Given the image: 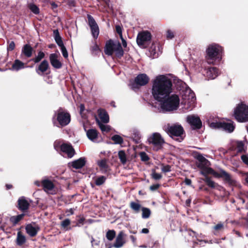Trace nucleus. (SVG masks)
Here are the masks:
<instances>
[{
	"instance_id": "nucleus-45",
	"label": "nucleus",
	"mask_w": 248,
	"mask_h": 248,
	"mask_svg": "<svg viewBox=\"0 0 248 248\" xmlns=\"http://www.w3.org/2000/svg\"><path fill=\"white\" fill-rule=\"evenodd\" d=\"M70 220L69 219L67 218L62 222L61 225L62 228H66L70 224Z\"/></svg>"
},
{
	"instance_id": "nucleus-10",
	"label": "nucleus",
	"mask_w": 248,
	"mask_h": 248,
	"mask_svg": "<svg viewBox=\"0 0 248 248\" xmlns=\"http://www.w3.org/2000/svg\"><path fill=\"white\" fill-rule=\"evenodd\" d=\"M151 34L148 31H142L138 33L137 43L139 46L145 48L147 47L151 40Z\"/></svg>"
},
{
	"instance_id": "nucleus-53",
	"label": "nucleus",
	"mask_w": 248,
	"mask_h": 248,
	"mask_svg": "<svg viewBox=\"0 0 248 248\" xmlns=\"http://www.w3.org/2000/svg\"><path fill=\"white\" fill-rule=\"evenodd\" d=\"M100 128L102 131L108 132L110 130V129L108 127V126H107V125H104L102 124L100 125Z\"/></svg>"
},
{
	"instance_id": "nucleus-11",
	"label": "nucleus",
	"mask_w": 248,
	"mask_h": 248,
	"mask_svg": "<svg viewBox=\"0 0 248 248\" xmlns=\"http://www.w3.org/2000/svg\"><path fill=\"white\" fill-rule=\"evenodd\" d=\"M149 81V77L145 74H141L138 75L135 78L134 82L130 84V87L135 90L138 88L139 86H144L147 84Z\"/></svg>"
},
{
	"instance_id": "nucleus-3",
	"label": "nucleus",
	"mask_w": 248,
	"mask_h": 248,
	"mask_svg": "<svg viewBox=\"0 0 248 248\" xmlns=\"http://www.w3.org/2000/svg\"><path fill=\"white\" fill-rule=\"evenodd\" d=\"M152 96L155 100L160 102L163 111H172L179 108L180 99L176 94H152Z\"/></svg>"
},
{
	"instance_id": "nucleus-47",
	"label": "nucleus",
	"mask_w": 248,
	"mask_h": 248,
	"mask_svg": "<svg viewBox=\"0 0 248 248\" xmlns=\"http://www.w3.org/2000/svg\"><path fill=\"white\" fill-rule=\"evenodd\" d=\"M92 51L93 53L95 54H97L100 51L99 46L97 44H94V45L92 48Z\"/></svg>"
},
{
	"instance_id": "nucleus-28",
	"label": "nucleus",
	"mask_w": 248,
	"mask_h": 248,
	"mask_svg": "<svg viewBox=\"0 0 248 248\" xmlns=\"http://www.w3.org/2000/svg\"><path fill=\"white\" fill-rule=\"evenodd\" d=\"M25 216V214L22 213L17 216H12L10 218V221L12 223L13 226H15L24 218Z\"/></svg>"
},
{
	"instance_id": "nucleus-41",
	"label": "nucleus",
	"mask_w": 248,
	"mask_h": 248,
	"mask_svg": "<svg viewBox=\"0 0 248 248\" xmlns=\"http://www.w3.org/2000/svg\"><path fill=\"white\" fill-rule=\"evenodd\" d=\"M116 235V232L114 230H108L106 233L107 238L109 240L112 241Z\"/></svg>"
},
{
	"instance_id": "nucleus-39",
	"label": "nucleus",
	"mask_w": 248,
	"mask_h": 248,
	"mask_svg": "<svg viewBox=\"0 0 248 248\" xmlns=\"http://www.w3.org/2000/svg\"><path fill=\"white\" fill-rule=\"evenodd\" d=\"M106 179L104 176H100L96 179L95 184L96 186H100L105 183Z\"/></svg>"
},
{
	"instance_id": "nucleus-13",
	"label": "nucleus",
	"mask_w": 248,
	"mask_h": 248,
	"mask_svg": "<svg viewBox=\"0 0 248 248\" xmlns=\"http://www.w3.org/2000/svg\"><path fill=\"white\" fill-rule=\"evenodd\" d=\"M186 121L193 130L200 129L202 126V122L199 116L194 115H188L186 117Z\"/></svg>"
},
{
	"instance_id": "nucleus-54",
	"label": "nucleus",
	"mask_w": 248,
	"mask_h": 248,
	"mask_svg": "<svg viewBox=\"0 0 248 248\" xmlns=\"http://www.w3.org/2000/svg\"><path fill=\"white\" fill-rule=\"evenodd\" d=\"M223 228V225L222 223H218L214 226V229L216 231H220Z\"/></svg>"
},
{
	"instance_id": "nucleus-64",
	"label": "nucleus",
	"mask_w": 248,
	"mask_h": 248,
	"mask_svg": "<svg viewBox=\"0 0 248 248\" xmlns=\"http://www.w3.org/2000/svg\"><path fill=\"white\" fill-rule=\"evenodd\" d=\"M5 186L7 190L11 189L13 187V185L11 184H6Z\"/></svg>"
},
{
	"instance_id": "nucleus-58",
	"label": "nucleus",
	"mask_w": 248,
	"mask_h": 248,
	"mask_svg": "<svg viewBox=\"0 0 248 248\" xmlns=\"http://www.w3.org/2000/svg\"><path fill=\"white\" fill-rule=\"evenodd\" d=\"M184 182L186 185L187 186H191L192 183L191 180L187 178H185Z\"/></svg>"
},
{
	"instance_id": "nucleus-1",
	"label": "nucleus",
	"mask_w": 248,
	"mask_h": 248,
	"mask_svg": "<svg viewBox=\"0 0 248 248\" xmlns=\"http://www.w3.org/2000/svg\"><path fill=\"white\" fill-rule=\"evenodd\" d=\"M152 93H172L175 91L191 93V89L183 81L175 77L173 80L165 75H159L152 81Z\"/></svg>"
},
{
	"instance_id": "nucleus-55",
	"label": "nucleus",
	"mask_w": 248,
	"mask_h": 248,
	"mask_svg": "<svg viewBox=\"0 0 248 248\" xmlns=\"http://www.w3.org/2000/svg\"><path fill=\"white\" fill-rule=\"evenodd\" d=\"M150 51L151 52L153 58H155L157 57L155 49V47L154 46H152L151 47Z\"/></svg>"
},
{
	"instance_id": "nucleus-37",
	"label": "nucleus",
	"mask_w": 248,
	"mask_h": 248,
	"mask_svg": "<svg viewBox=\"0 0 248 248\" xmlns=\"http://www.w3.org/2000/svg\"><path fill=\"white\" fill-rule=\"evenodd\" d=\"M45 53L43 51H40L38 52L37 55L32 59V61L35 63H38L45 57Z\"/></svg>"
},
{
	"instance_id": "nucleus-56",
	"label": "nucleus",
	"mask_w": 248,
	"mask_h": 248,
	"mask_svg": "<svg viewBox=\"0 0 248 248\" xmlns=\"http://www.w3.org/2000/svg\"><path fill=\"white\" fill-rule=\"evenodd\" d=\"M116 30L117 32L119 34L120 37H122L123 36V35H122V30L121 27L119 25L116 26Z\"/></svg>"
},
{
	"instance_id": "nucleus-2",
	"label": "nucleus",
	"mask_w": 248,
	"mask_h": 248,
	"mask_svg": "<svg viewBox=\"0 0 248 248\" xmlns=\"http://www.w3.org/2000/svg\"><path fill=\"white\" fill-rule=\"evenodd\" d=\"M196 159H197L196 165L201 170V174L203 176L212 174L216 178L223 179L224 181L228 183L230 186H236L237 185V182L233 179L230 174L224 170L221 169L219 172H217L209 167L211 165L210 161L202 155H198Z\"/></svg>"
},
{
	"instance_id": "nucleus-40",
	"label": "nucleus",
	"mask_w": 248,
	"mask_h": 248,
	"mask_svg": "<svg viewBox=\"0 0 248 248\" xmlns=\"http://www.w3.org/2000/svg\"><path fill=\"white\" fill-rule=\"evenodd\" d=\"M151 178L155 180H160L162 178V175L160 173L156 172L155 170L153 169L151 174Z\"/></svg>"
},
{
	"instance_id": "nucleus-44",
	"label": "nucleus",
	"mask_w": 248,
	"mask_h": 248,
	"mask_svg": "<svg viewBox=\"0 0 248 248\" xmlns=\"http://www.w3.org/2000/svg\"><path fill=\"white\" fill-rule=\"evenodd\" d=\"M140 156L141 161H147L150 159L147 154L144 152H140Z\"/></svg>"
},
{
	"instance_id": "nucleus-46",
	"label": "nucleus",
	"mask_w": 248,
	"mask_h": 248,
	"mask_svg": "<svg viewBox=\"0 0 248 248\" xmlns=\"http://www.w3.org/2000/svg\"><path fill=\"white\" fill-rule=\"evenodd\" d=\"M61 146L62 144L60 141H56L54 143V149L58 152H61Z\"/></svg>"
},
{
	"instance_id": "nucleus-4",
	"label": "nucleus",
	"mask_w": 248,
	"mask_h": 248,
	"mask_svg": "<svg viewBox=\"0 0 248 248\" xmlns=\"http://www.w3.org/2000/svg\"><path fill=\"white\" fill-rule=\"evenodd\" d=\"M222 48L217 44L209 45L206 50V59L209 63L214 64L222 58Z\"/></svg>"
},
{
	"instance_id": "nucleus-33",
	"label": "nucleus",
	"mask_w": 248,
	"mask_h": 248,
	"mask_svg": "<svg viewBox=\"0 0 248 248\" xmlns=\"http://www.w3.org/2000/svg\"><path fill=\"white\" fill-rule=\"evenodd\" d=\"M118 156L122 164L123 165L125 164L127 161V158L125 152L123 150L120 151L118 153Z\"/></svg>"
},
{
	"instance_id": "nucleus-6",
	"label": "nucleus",
	"mask_w": 248,
	"mask_h": 248,
	"mask_svg": "<svg viewBox=\"0 0 248 248\" xmlns=\"http://www.w3.org/2000/svg\"><path fill=\"white\" fill-rule=\"evenodd\" d=\"M105 53L110 56L114 54L118 58L122 57L124 55V51L121 44L118 41L109 40L106 44Z\"/></svg>"
},
{
	"instance_id": "nucleus-59",
	"label": "nucleus",
	"mask_w": 248,
	"mask_h": 248,
	"mask_svg": "<svg viewBox=\"0 0 248 248\" xmlns=\"http://www.w3.org/2000/svg\"><path fill=\"white\" fill-rule=\"evenodd\" d=\"M66 213H67V216H69L70 215H73L74 214V210L72 208H70L69 210H67L65 211Z\"/></svg>"
},
{
	"instance_id": "nucleus-22",
	"label": "nucleus",
	"mask_w": 248,
	"mask_h": 248,
	"mask_svg": "<svg viewBox=\"0 0 248 248\" xmlns=\"http://www.w3.org/2000/svg\"><path fill=\"white\" fill-rule=\"evenodd\" d=\"M49 67V64L46 60L43 61L39 65L37 69H36V72L39 75H42L46 72Z\"/></svg>"
},
{
	"instance_id": "nucleus-17",
	"label": "nucleus",
	"mask_w": 248,
	"mask_h": 248,
	"mask_svg": "<svg viewBox=\"0 0 248 248\" xmlns=\"http://www.w3.org/2000/svg\"><path fill=\"white\" fill-rule=\"evenodd\" d=\"M49 60L52 66L56 69H60L62 66V63L59 59V56L56 53L51 54L49 56Z\"/></svg>"
},
{
	"instance_id": "nucleus-51",
	"label": "nucleus",
	"mask_w": 248,
	"mask_h": 248,
	"mask_svg": "<svg viewBox=\"0 0 248 248\" xmlns=\"http://www.w3.org/2000/svg\"><path fill=\"white\" fill-rule=\"evenodd\" d=\"M15 47V44L14 42L11 41L9 43V45L7 47V50L8 51H12L14 49Z\"/></svg>"
},
{
	"instance_id": "nucleus-18",
	"label": "nucleus",
	"mask_w": 248,
	"mask_h": 248,
	"mask_svg": "<svg viewBox=\"0 0 248 248\" xmlns=\"http://www.w3.org/2000/svg\"><path fill=\"white\" fill-rule=\"evenodd\" d=\"M17 202L18 205L17 207L19 210L25 212L29 209L30 203L24 197H22L20 198L18 200Z\"/></svg>"
},
{
	"instance_id": "nucleus-9",
	"label": "nucleus",
	"mask_w": 248,
	"mask_h": 248,
	"mask_svg": "<svg viewBox=\"0 0 248 248\" xmlns=\"http://www.w3.org/2000/svg\"><path fill=\"white\" fill-rule=\"evenodd\" d=\"M56 120L61 127H64L68 125L71 121V115L68 112L63 111L60 108L56 114Z\"/></svg>"
},
{
	"instance_id": "nucleus-60",
	"label": "nucleus",
	"mask_w": 248,
	"mask_h": 248,
	"mask_svg": "<svg viewBox=\"0 0 248 248\" xmlns=\"http://www.w3.org/2000/svg\"><path fill=\"white\" fill-rule=\"evenodd\" d=\"M91 243L93 246H98L99 245V241H95L93 238H92Z\"/></svg>"
},
{
	"instance_id": "nucleus-35",
	"label": "nucleus",
	"mask_w": 248,
	"mask_h": 248,
	"mask_svg": "<svg viewBox=\"0 0 248 248\" xmlns=\"http://www.w3.org/2000/svg\"><path fill=\"white\" fill-rule=\"evenodd\" d=\"M53 34L54 35V38L55 41L58 45H62V38L61 36H60L59 32L57 30H54L53 31Z\"/></svg>"
},
{
	"instance_id": "nucleus-25",
	"label": "nucleus",
	"mask_w": 248,
	"mask_h": 248,
	"mask_svg": "<svg viewBox=\"0 0 248 248\" xmlns=\"http://www.w3.org/2000/svg\"><path fill=\"white\" fill-rule=\"evenodd\" d=\"M32 51L33 48L28 44L24 45L22 49V54L27 58H30L32 56Z\"/></svg>"
},
{
	"instance_id": "nucleus-61",
	"label": "nucleus",
	"mask_w": 248,
	"mask_h": 248,
	"mask_svg": "<svg viewBox=\"0 0 248 248\" xmlns=\"http://www.w3.org/2000/svg\"><path fill=\"white\" fill-rule=\"evenodd\" d=\"M80 113L81 114L85 110V107L84 104H81L79 106Z\"/></svg>"
},
{
	"instance_id": "nucleus-42",
	"label": "nucleus",
	"mask_w": 248,
	"mask_h": 248,
	"mask_svg": "<svg viewBox=\"0 0 248 248\" xmlns=\"http://www.w3.org/2000/svg\"><path fill=\"white\" fill-rule=\"evenodd\" d=\"M30 10L34 14L37 15L39 14L40 10L39 8L34 4H30L29 5Z\"/></svg>"
},
{
	"instance_id": "nucleus-27",
	"label": "nucleus",
	"mask_w": 248,
	"mask_h": 248,
	"mask_svg": "<svg viewBox=\"0 0 248 248\" xmlns=\"http://www.w3.org/2000/svg\"><path fill=\"white\" fill-rule=\"evenodd\" d=\"M98 165L99 166L103 172L106 173L109 171V166L107 164V161L106 159H103L99 161L98 162Z\"/></svg>"
},
{
	"instance_id": "nucleus-43",
	"label": "nucleus",
	"mask_w": 248,
	"mask_h": 248,
	"mask_svg": "<svg viewBox=\"0 0 248 248\" xmlns=\"http://www.w3.org/2000/svg\"><path fill=\"white\" fill-rule=\"evenodd\" d=\"M58 46L61 47V49L63 56L65 58H67L68 56V52H67V51L65 47L63 45V43H62V45H58Z\"/></svg>"
},
{
	"instance_id": "nucleus-63",
	"label": "nucleus",
	"mask_w": 248,
	"mask_h": 248,
	"mask_svg": "<svg viewBox=\"0 0 248 248\" xmlns=\"http://www.w3.org/2000/svg\"><path fill=\"white\" fill-rule=\"evenodd\" d=\"M149 231L147 228L142 229L141 230V232L143 233H149Z\"/></svg>"
},
{
	"instance_id": "nucleus-36",
	"label": "nucleus",
	"mask_w": 248,
	"mask_h": 248,
	"mask_svg": "<svg viewBox=\"0 0 248 248\" xmlns=\"http://www.w3.org/2000/svg\"><path fill=\"white\" fill-rule=\"evenodd\" d=\"M142 217L143 218H148L150 217L151 212L150 210L146 207H142Z\"/></svg>"
},
{
	"instance_id": "nucleus-50",
	"label": "nucleus",
	"mask_w": 248,
	"mask_h": 248,
	"mask_svg": "<svg viewBox=\"0 0 248 248\" xmlns=\"http://www.w3.org/2000/svg\"><path fill=\"white\" fill-rule=\"evenodd\" d=\"M160 186V185L159 184H154L153 185H151L149 189L152 191H155L156 190H157L159 187Z\"/></svg>"
},
{
	"instance_id": "nucleus-62",
	"label": "nucleus",
	"mask_w": 248,
	"mask_h": 248,
	"mask_svg": "<svg viewBox=\"0 0 248 248\" xmlns=\"http://www.w3.org/2000/svg\"><path fill=\"white\" fill-rule=\"evenodd\" d=\"M120 38L122 40V45H123V46L125 47L127 46V43H126V41L123 38V36Z\"/></svg>"
},
{
	"instance_id": "nucleus-32",
	"label": "nucleus",
	"mask_w": 248,
	"mask_h": 248,
	"mask_svg": "<svg viewBox=\"0 0 248 248\" xmlns=\"http://www.w3.org/2000/svg\"><path fill=\"white\" fill-rule=\"evenodd\" d=\"M130 207L136 213H139L141 209V206L139 203L132 202L130 203Z\"/></svg>"
},
{
	"instance_id": "nucleus-48",
	"label": "nucleus",
	"mask_w": 248,
	"mask_h": 248,
	"mask_svg": "<svg viewBox=\"0 0 248 248\" xmlns=\"http://www.w3.org/2000/svg\"><path fill=\"white\" fill-rule=\"evenodd\" d=\"M161 170L164 172H168L171 171V166L169 165H163Z\"/></svg>"
},
{
	"instance_id": "nucleus-30",
	"label": "nucleus",
	"mask_w": 248,
	"mask_h": 248,
	"mask_svg": "<svg viewBox=\"0 0 248 248\" xmlns=\"http://www.w3.org/2000/svg\"><path fill=\"white\" fill-rule=\"evenodd\" d=\"M26 240L25 236L22 234L21 232H18L16 240V244L18 246H21L26 242Z\"/></svg>"
},
{
	"instance_id": "nucleus-21",
	"label": "nucleus",
	"mask_w": 248,
	"mask_h": 248,
	"mask_svg": "<svg viewBox=\"0 0 248 248\" xmlns=\"http://www.w3.org/2000/svg\"><path fill=\"white\" fill-rule=\"evenodd\" d=\"M124 234L121 231L118 234L115 242L114 243L113 246L116 248H120L122 247L125 243V241L124 239Z\"/></svg>"
},
{
	"instance_id": "nucleus-16",
	"label": "nucleus",
	"mask_w": 248,
	"mask_h": 248,
	"mask_svg": "<svg viewBox=\"0 0 248 248\" xmlns=\"http://www.w3.org/2000/svg\"><path fill=\"white\" fill-rule=\"evenodd\" d=\"M203 75L209 79H213L218 75L217 69L213 67H210L204 70Z\"/></svg>"
},
{
	"instance_id": "nucleus-38",
	"label": "nucleus",
	"mask_w": 248,
	"mask_h": 248,
	"mask_svg": "<svg viewBox=\"0 0 248 248\" xmlns=\"http://www.w3.org/2000/svg\"><path fill=\"white\" fill-rule=\"evenodd\" d=\"M205 179H204V181L205 182L206 185L211 188H215V183L211 180L210 177H208L207 175L204 176Z\"/></svg>"
},
{
	"instance_id": "nucleus-49",
	"label": "nucleus",
	"mask_w": 248,
	"mask_h": 248,
	"mask_svg": "<svg viewBox=\"0 0 248 248\" xmlns=\"http://www.w3.org/2000/svg\"><path fill=\"white\" fill-rule=\"evenodd\" d=\"M241 159L243 162L248 166V155H243L241 156Z\"/></svg>"
},
{
	"instance_id": "nucleus-26",
	"label": "nucleus",
	"mask_w": 248,
	"mask_h": 248,
	"mask_svg": "<svg viewBox=\"0 0 248 248\" xmlns=\"http://www.w3.org/2000/svg\"><path fill=\"white\" fill-rule=\"evenodd\" d=\"M236 154L245 153L247 151V147H245V145L242 141H237L236 142Z\"/></svg>"
},
{
	"instance_id": "nucleus-12",
	"label": "nucleus",
	"mask_w": 248,
	"mask_h": 248,
	"mask_svg": "<svg viewBox=\"0 0 248 248\" xmlns=\"http://www.w3.org/2000/svg\"><path fill=\"white\" fill-rule=\"evenodd\" d=\"M211 126L216 129H221L229 133L233 131L235 126L232 123H226L225 122H213L211 124Z\"/></svg>"
},
{
	"instance_id": "nucleus-14",
	"label": "nucleus",
	"mask_w": 248,
	"mask_h": 248,
	"mask_svg": "<svg viewBox=\"0 0 248 248\" xmlns=\"http://www.w3.org/2000/svg\"><path fill=\"white\" fill-rule=\"evenodd\" d=\"M87 18L89 25L91 28L92 35L93 38L96 39L99 33V27L93 16L90 15H88Z\"/></svg>"
},
{
	"instance_id": "nucleus-20",
	"label": "nucleus",
	"mask_w": 248,
	"mask_h": 248,
	"mask_svg": "<svg viewBox=\"0 0 248 248\" xmlns=\"http://www.w3.org/2000/svg\"><path fill=\"white\" fill-rule=\"evenodd\" d=\"M86 162L85 157H80L77 160H75L71 162V166L76 169H79L83 167Z\"/></svg>"
},
{
	"instance_id": "nucleus-23",
	"label": "nucleus",
	"mask_w": 248,
	"mask_h": 248,
	"mask_svg": "<svg viewBox=\"0 0 248 248\" xmlns=\"http://www.w3.org/2000/svg\"><path fill=\"white\" fill-rule=\"evenodd\" d=\"M98 116L104 123H108L109 122V116L105 109L99 108L98 109Z\"/></svg>"
},
{
	"instance_id": "nucleus-57",
	"label": "nucleus",
	"mask_w": 248,
	"mask_h": 248,
	"mask_svg": "<svg viewBox=\"0 0 248 248\" xmlns=\"http://www.w3.org/2000/svg\"><path fill=\"white\" fill-rule=\"evenodd\" d=\"M85 220V218L83 217L79 218L78 219L77 225L78 226H79V225H83L84 223Z\"/></svg>"
},
{
	"instance_id": "nucleus-34",
	"label": "nucleus",
	"mask_w": 248,
	"mask_h": 248,
	"mask_svg": "<svg viewBox=\"0 0 248 248\" xmlns=\"http://www.w3.org/2000/svg\"><path fill=\"white\" fill-rule=\"evenodd\" d=\"M111 139L114 141V143L116 144H121L124 142L123 139L118 135H113L111 138Z\"/></svg>"
},
{
	"instance_id": "nucleus-29",
	"label": "nucleus",
	"mask_w": 248,
	"mask_h": 248,
	"mask_svg": "<svg viewBox=\"0 0 248 248\" xmlns=\"http://www.w3.org/2000/svg\"><path fill=\"white\" fill-rule=\"evenodd\" d=\"M86 134L88 139L93 141L97 138L98 132L95 129H90L87 131Z\"/></svg>"
},
{
	"instance_id": "nucleus-7",
	"label": "nucleus",
	"mask_w": 248,
	"mask_h": 248,
	"mask_svg": "<svg viewBox=\"0 0 248 248\" xmlns=\"http://www.w3.org/2000/svg\"><path fill=\"white\" fill-rule=\"evenodd\" d=\"M233 116L238 122L245 123L248 121V106L243 102L238 104L234 110Z\"/></svg>"
},
{
	"instance_id": "nucleus-24",
	"label": "nucleus",
	"mask_w": 248,
	"mask_h": 248,
	"mask_svg": "<svg viewBox=\"0 0 248 248\" xmlns=\"http://www.w3.org/2000/svg\"><path fill=\"white\" fill-rule=\"evenodd\" d=\"M41 185L45 191L52 190L55 187L53 183L48 179L43 180L41 181Z\"/></svg>"
},
{
	"instance_id": "nucleus-31",
	"label": "nucleus",
	"mask_w": 248,
	"mask_h": 248,
	"mask_svg": "<svg viewBox=\"0 0 248 248\" xmlns=\"http://www.w3.org/2000/svg\"><path fill=\"white\" fill-rule=\"evenodd\" d=\"M24 68V63L21 61L16 60L12 65V68L15 70H19Z\"/></svg>"
},
{
	"instance_id": "nucleus-19",
	"label": "nucleus",
	"mask_w": 248,
	"mask_h": 248,
	"mask_svg": "<svg viewBox=\"0 0 248 248\" xmlns=\"http://www.w3.org/2000/svg\"><path fill=\"white\" fill-rule=\"evenodd\" d=\"M25 230L27 233L31 237H34L40 230V228L38 226L33 227L32 224H28L26 226Z\"/></svg>"
},
{
	"instance_id": "nucleus-5",
	"label": "nucleus",
	"mask_w": 248,
	"mask_h": 248,
	"mask_svg": "<svg viewBox=\"0 0 248 248\" xmlns=\"http://www.w3.org/2000/svg\"><path fill=\"white\" fill-rule=\"evenodd\" d=\"M165 131L172 139L179 142L182 141L186 136L183 126L177 124L171 125L169 124Z\"/></svg>"
},
{
	"instance_id": "nucleus-52",
	"label": "nucleus",
	"mask_w": 248,
	"mask_h": 248,
	"mask_svg": "<svg viewBox=\"0 0 248 248\" xmlns=\"http://www.w3.org/2000/svg\"><path fill=\"white\" fill-rule=\"evenodd\" d=\"M166 37L168 39H171L174 37L173 32L170 30H168L167 32Z\"/></svg>"
},
{
	"instance_id": "nucleus-15",
	"label": "nucleus",
	"mask_w": 248,
	"mask_h": 248,
	"mask_svg": "<svg viewBox=\"0 0 248 248\" xmlns=\"http://www.w3.org/2000/svg\"><path fill=\"white\" fill-rule=\"evenodd\" d=\"M61 152L66 154L68 158H72L76 154L74 148L70 143H62Z\"/></svg>"
},
{
	"instance_id": "nucleus-8",
	"label": "nucleus",
	"mask_w": 248,
	"mask_h": 248,
	"mask_svg": "<svg viewBox=\"0 0 248 248\" xmlns=\"http://www.w3.org/2000/svg\"><path fill=\"white\" fill-rule=\"evenodd\" d=\"M148 141L150 145H152L153 150L158 151L163 148V145L165 143L164 139L159 133H153L148 139Z\"/></svg>"
}]
</instances>
